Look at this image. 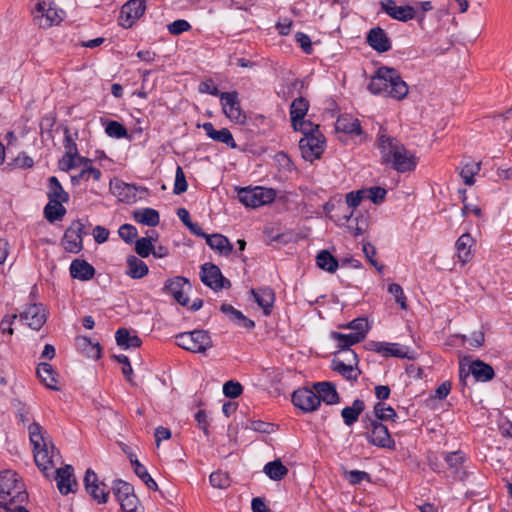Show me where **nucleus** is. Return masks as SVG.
I'll return each mask as SVG.
<instances>
[{
    "label": "nucleus",
    "instance_id": "b1692460",
    "mask_svg": "<svg viewBox=\"0 0 512 512\" xmlns=\"http://www.w3.org/2000/svg\"><path fill=\"white\" fill-rule=\"evenodd\" d=\"M471 373L476 381L487 382L494 378L495 372L491 365L481 361L475 360L473 361L467 373H465V377Z\"/></svg>",
    "mask_w": 512,
    "mask_h": 512
},
{
    "label": "nucleus",
    "instance_id": "f704fd0d",
    "mask_svg": "<svg viewBox=\"0 0 512 512\" xmlns=\"http://www.w3.org/2000/svg\"><path fill=\"white\" fill-rule=\"evenodd\" d=\"M49 201H60L67 202L69 200V194L64 191L61 183L58 178L55 176H51L48 179V193H47Z\"/></svg>",
    "mask_w": 512,
    "mask_h": 512
},
{
    "label": "nucleus",
    "instance_id": "3c124183",
    "mask_svg": "<svg viewBox=\"0 0 512 512\" xmlns=\"http://www.w3.org/2000/svg\"><path fill=\"white\" fill-rule=\"evenodd\" d=\"M105 132L109 137L121 139L128 136L126 127L118 121L111 120L105 127Z\"/></svg>",
    "mask_w": 512,
    "mask_h": 512
},
{
    "label": "nucleus",
    "instance_id": "680f3d73",
    "mask_svg": "<svg viewBox=\"0 0 512 512\" xmlns=\"http://www.w3.org/2000/svg\"><path fill=\"white\" fill-rule=\"evenodd\" d=\"M243 387L239 382L229 380L223 385V393L226 397L237 398L242 394Z\"/></svg>",
    "mask_w": 512,
    "mask_h": 512
},
{
    "label": "nucleus",
    "instance_id": "f03ea898",
    "mask_svg": "<svg viewBox=\"0 0 512 512\" xmlns=\"http://www.w3.org/2000/svg\"><path fill=\"white\" fill-rule=\"evenodd\" d=\"M368 90L375 95H385L395 100H403L408 94V85L400 72L392 67H379L368 84Z\"/></svg>",
    "mask_w": 512,
    "mask_h": 512
},
{
    "label": "nucleus",
    "instance_id": "4c0bfd02",
    "mask_svg": "<svg viewBox=\"0 0 512 512\" xmlns=\"http://www.w3.org/2000/svg\"><path fill=\"white\" fill-rule=\"evenodd\" d=\"M134 219L143 225L155 227L160 222V216L157 210L153 208H142L134 212Z\"/></svg>",
    "mask_w": 512,
    "mask_h": 512
},
{
    "label": "nucleus",
    "instance_id": "13d9d810",
    "mask_svg": "<svg viewBox=\"0 0 512 512\" xmlns=\"http://www.w3.org/2000/svg\"><path fill=\"white\" fill-rule=\"evenodd\" d=\"M367 199H370L374 204H380L384 201L387 191L380 186H373L368 189H363Z\"/></svg>",
    "mask_w": 512,
    "mask_h": 512
},
{
    "label": "nucleus",
    "instance_id": "a878e982",
    "mask_svg": "<svg viewBox=\"0 0 512 512\" xmlns=\"http://www.w3.org/2000/svg\"><path fill=\"white\" fill-rule=\"evenodd\" d=\"M207 245L216 250L220 255L228 256L233 251V245L229 239L222 234H211L205 238Z\"/></svg>",
    "mask_w": 512,
    "mask_h": 512
},
{
    "label": "nucleus",
    "instance_id": "4468645a",
    "mask_svg": "<svg viewBox=\"0 0 512 512\" xmlns=\"http://www.w3.org/2000/svg\"><path fill=\"white\" fill-rule=\"evenodd\" d=\"M185 288L191 289L189 280L182 276H176L166 280L162 291L170 294L181 306H186L189 298L186 296Z\"/></svg>",
    "mask_w": 512,
    "mask_h": 512
},
{
    "label": "nucleus",
    "instance_id": "39448f33",
    "mask_svg": "<svg viewBox=\"0 0 512 512\" xmlns=\"http://www.w3.org/2000/svg\"><path fill=\"white\" fill-rule=\"evenodd\" d=\"M365 424V438L373 446L395 450L396 443L391 437L389 430L386 425L379 422L377 419L366 415L363 420Z\"/></svg>",
    "mask_w": 512,
    "mask_h": 512
},
{
    "label": "nucleus",
    "instance_id": "9b49d317",
    "mask_svg": "<svg viewBox=\"0 0 512 512\" xmlns=\"http://www.w3.org/2000/svg\"><path fill=\"white\" fill-rule=\"evenodd\" d=\"M220 101L224 114L233 122L243 124L246 121V115L241 109L238 93L222 92L220 94Z\"/></svg>",
    "mask_w": 512,
    "mask_h": 512
},
{
    "label": "nucleus",
    "instance_id": "f257e3e1",
    "mask_svg": "<svg viewBox=\"0 0 512 512\" xmlns=\"http://www.w3.org/2000/svg\"><path fill=\"white\" fill-rule=\"evenodd\" d=\"M376 147L381 155V163L390 165L399 173H406L415 170L417 158L414 153L408 151L406 147L395 137L380 129Z\"/></svg>",
    "mask_w": 512,
    "mask_h": 512
},
{
    "label": "nucleus",
    "instance_id": "dca6fc26",
    "mask_svg": "<svg viewBox=\"0 0 512 512\" xmlns=\"http://www.w3.org/2000/svg\"><path fill=\"white\" fill-rule=\"evenodd\" d=\"M19 317L33 330H39L47 320L46 310L42 304L29 305Z\"/></svg>",
    "mask_w": 512,
    "mask_h": 512
},
{
    "label": "nucleus",
    "instance_id": "c756f323",
    "mask_svg": "<svg viewBox=\"0 0 512 512\" xmlns=\"http://www.w3.org/2000/svg\"><path fill=\"white\" fill-rule=\"evenodd\" d=\"M474 240L470 234H462L455 243L457 256L462 263H467L472 258L471 248Z\"/></svg>",
    "mask_w": 512,
    "mask_h": 512
},
{
    "label": "nucleus",
    "instance_id": "4be33fe9",
    "mask_svg": "<svg viewBox=\"0 0 512 512\" xmlns=\"http://www.w3.org/2000/svg\"><path fill=\"white\" fill-rule=\"evenodd\" d=\"M72 278L80 281H88L95 275V268L83 259H74L69 267Z\"/></svg>",
    "mask_w": 512,
    "mask_h": 512
},
{
    "label": "nucleus",
    "instance_id": "79ce46f5",
    "mask_svg": "<svg viewBox=\"0 0 512 512\" xmlns=\"http://www.w3.org/2000/svg\"><path fill=\"white\" fill-rule=\"evenodd\" d=\"M317 266L329 273H334L339 267V261L328 251L322 250L316 256Z\"/></svg>",
    "mask_w": 512,
    "mask_h": 512
},
{
    "label": "nucleus",
    "instance_id": "09e8293b",
    "mask_svg": "<svg viewBox=\"0 0 512 512\" xmlns=\"http://www.w3.org/2000/svg\"><path fill=\"white\" fill-rule=\"evenodd\" d=\"M156 238L153 236L142 237L135 242V252L143 258L148 257L153 250V241Z\"/></svg>",
    "mask_w": 512,
    "mask_h": 512
},
{
    "label": "nucleus",
    "instance_id": "69168bd1",
    "mask_svg": "<svg viewBox=\"0 0 512 512\" xmlns=\"http://www.w3.org/2000/svg\"><path fill=\"white\" fill-rule=\"evenodd\" d=\"M388 291L394 296L396 303L399 304L402 309H407L406 296L404 295L403 289L399 284H390L388 286Z\"/></svg>",
    "mask_w": 512,
    "mask_h": 512
},
{
    "label": "nucleus",
    "instance_id": "6e6552de",
    "mask_svg": "<svg viewBox=\"0 0 512 512\" xmlns=\"http://www.w3.org/2000/svg\"><path fill=\"white\" fill-rule=\"evenodd\" d=\"M34 12V21L40 28H49L62 21L58 9L50 0H38Z\"/></svg>",
    "mask_w": 512,
    "mask_h": 512
},
{
    "label": "nucleus",
    "instance_id": "f3484780",
    "mask_svg": "<svg viewBox=\"0 0 512 512\" xmlns=\"http://www.w3.org/2000/svg\"><path fill=\"white\" fill-rule=\"evenodd\" d=\"M381 7L391 18L401 22H407L416 16L414 7L409 5L397 6L394 0H381Z\"/></svg>",
    "mask_w": 512,
    "mask_h": 512
},
{
    "label": "nucleus",
    "instance_id": "7c9ffc66",
    "mask_svg": "<svg viewBox=\"0 0 512 512\" xmlns=\"http://www.w3.org/2000/svg\"><path fill=\"white\" fill-rule=\"evenodd\" d=\"M335 128L338 132L360 135L362 133L360 121L349 115H343L336 120Z\"/></svg>",
    "mask_w": 512,
    "mask_h": 512
},
{
    "label": "nucleus",
    "instance_id": "37998d69",
    "mask_svg": "<svg viewBox=\"0 0 512 512\" xmlns=\"http://www.w3.org/2000/svg\"><path fill=\"white\" fill-rule=\"evenodd\" d=\"M374 417L372 419H377L379 422L382 421H396L397 413L391 407L387 406L384 402H377L373 408Z\"/></svg>",
    "mask_w": 512,
    "mask_h": 512
},
{
    "label": "nucleus",
    "instance_id": "864d4df0",
    "mask_svg": "<svg viewBox=\"0 0 512 512\" xmlns=\"http://www.w3.org/2000/svg\"><path fill=\"white\" fill-rule=\"evenodd\" d=\"M78 138V132H75L74 135L71 134L70 129L68 127L64 128V141L63 146L65 148V154H72L78 156V147L76 144V139Z\"/></svg>",
    "mask_w": 512,
    "mask_h": 512
},
{
    "label": "nucleus",
    "instance_id": "412c9836",
    "mask_svg": "<svg viewBox=\"0 0 512 512\" xmlns=\"http://www.w3.org/2000/svg\"><path fill=\"white\" fill-rule=\"evenodd\" d=\"M320 402L323 401L327 405H334L340 402V396L336 390V386L332 382H316L313 384Z\"/></svg>",
    "mask_w": 512,
    "mask_h": 512
},
{
    "label": "nucleus",
    "instance_id": "4d7b16f0",
    "mask_svg": "<svg viewBox=\"0 0 512 512\" xmlns=\"http://www.w3.org/2000/svg\"><path fill=\"white\" fill-rule=\"evenodd\" d=\"M444 459L451 469L458 471L465 461V456L461 451L444 453Z\"/></svg>",
    "mask_w": 512,
    "mask_h": 512
},
{
    "label": "nucleus",
    "instance_id": "603ef678",
    "mask_svg": "<svg viewBox=\"0 0 512 512\" xmlns=\"http://www.w3.org/2000/svg\"><path fill=\"white\" fill-rule=\"evenodd\" d=\"M209 480L213 487L219 489H226L231 484L229 474L221 470L211 473Z\"/></svg>",
    "mask_w": 512,
    "mask_h": 512
},
{
    "label": "nucleus",
    "instance_id": "e433bc0d",
    "mask_svg": "<svg viewBox=\"0 0 512 512\" xmlns=\"http://www.w3.org/2000/svg\"><path fill=\"white\" fill-rule=\"evenodd\" d=\"M330 336L337 341L338 349H348L364 340L362 333L343 334L340 332H331Z\"/></svg>",
    "mask_w": 512,
    "mask_h": 512
},
{
    "label": "nucleus",
    "instance_id": "338daca9",
    "mask_svg": "<svg viewBox=\"0 0 512 512\" xmlns=\"http://www.w3.org/2000/svg\"><path fill=\"white\" fill-rule=\"evenodd\" d=\"M389 342H381V341H369L366 343V349L368 351L376 352L383 357H389Z\"/></svg>",
    "mask_w": 512,
    "mask_h": 512
},
{
    "label": "nucleus",
    "instance_id": "49530a36",
    "mask_svg": "<svg viewBox=\"0 0 512 512\" xmlns=\"http://www.w3.org/2000/svg\"><path fill=\"white\" fill-rule=\"evenodd\" d=\"M101 176L102 173L99 169L93 166H87L85 169H82L79 174L73 175L71 177V182L73 185H78L81 181H88L90 178L94 181H99Z\"/></svg>",
    "mask_w": 512,
    "mask_h": 512
},
{
    "label": "nucleus",
    "instance_id": "052dcab7",
    "mask_svg": "<svg viewBox=\"0 0 512 512\" xmlns=\"http://www.w3.org/2000/svg\"><path fill=\"white\" fill-rule=\"evenodd\" d=\"M294 130L302 132L303 136H310L321 133L318 125H315L313 122L305 120L304 118L299 120Z\"/></svg>",
    "mask_w": 512,
    "mask_h": 512
},
{
    "label": "nucleus",
    "instance_id": "423d86ee",
    "mask_svg": "<svg viewBox=\"0 0 512 512\" xmlns=\"http://www.w3.org/2000/svg\"><path fill=\"white\" fill-rule=\"evenodd\" d=\"M175 339L177 346L192 353H204L213 346L211 336L205 330L179 333Z\"/></svg>",
    "mask_w": 512,
    "mask_h": 512
},
{
    "label": "nucleus",
    "instance_id": "a19ab883",
    "mask_svg": "<svg viewBox=\"0 0 512 512\" xmlns=\"http://www.w3.org/2000/svg\"><path fill=\"white\" fill-rule=\"evenodd\" d=\"M288 468L280 459H275L265 464L263 472L273 481H280L288 474Z\"/></svg>",
    "mask_w": 512,
    "mask_h": 512
},
{
    "label": "nucleus",
    "instance_id": "5fc2aeb1",
    "mask_svg": "<svg viewBox=\"0 0 512 512\" xmlns=\"http://www.w3.org/2000/svg\"><path fill=\"white\" fill-rule=\"evenodd\" d=\"M342 327L345 329L354 330L355 331L354 333H362L364 339L366 338V335L370 330L368 320L366 318H361V317L350 321L349 323H347L346 325H344Z\"/></svg>",
    "mask_w": 512,
    "mask_h": 512
},
{
    "label": "nucleus",
    "instance_id": "de8ad7c7",
    "mask_svg": "<svg viewBox=\"0 0 512 512\" xmlns=\"http://www.w3.org/2000/svg\"><path fill=\"white\" fill-rule=\"evenodd\" d=\"M112 491L118 502L121 498H128L130 495H134L133 486L121 479H116L113 481Z\"/></svg>",
    "mask_w": 512,
    "mask_h": 512
},
{
    "label": "nucleus",
    "instance_id": "20e7f679",
    "mask_svg": "<svg viewBox=\"0 0 512 512\" xmlns=\"http://www.w3.org/2000/svg\"><path fill=\"white\" fill-rule=\"evenodd\" d=\"M16 473L5 470L0 473V503L23 504L28 499L24 485L16 478Z\"/></svg>",
    "mask_w": 512,
    "mask_h": 512
},
{
    "label": "nucleus",
    "instance_id": "2eb2a0df",
    "mask_svg": "<svg viewBox=\"0 0 512 512\" xmlns=\"http://www.w3.org/2000/svg\"><path fill=\"white\" fill-rule=\"evenodd\" d=\"M292 403L303 412L309 413L318 409L320 398L314 389L300 388L293 392Z\"/></svg>",
    "mask_w": 512,
    "mask_h": 512
},
{
    "label": "nucleus",
    "instance_id": "0eeeda50",
    "mask_svg": "<svg viewBox=\"0 0 512 512\" xmlns=\"http://www.w3.org/2000/svg\"><path fill=\"white\" fill-rule=\"evenodd\" d=\"M276 198V191L273 188L261 186L243 187L238 190L239 201L249 208H258L272 203Z\"/></svg>",
    "mask_w": 512,
    "mask_h": 512
},
{
    "label": "nucleus",
    "instance_id": "393cba45",
    "mask_svg": "<svg viewBox=\"0 0 512 512\" xmlns=\"http://www.w3.org/2000/svg\"><path fill=\"white\" fill-rule=\"evenodd\" d=\"M37 375L40 381L49 389L59 390L57 386V372L53 369L52 365L46 362L38 364Z\"/></svg>",
    "mask_w": 512,
    "mask_h": 512
},
{
    "label": "nucleus",
    "instance_id": "a211bd4d",
    "mask_svg": "<svg viewBox=\"0 0 512 512\" xmlns=\"http://www.w3.org/2000/svg\"><path fill=\"white\" fill-rule=\"evenodd\" d=\"M56 480L58 490L62 495H68L75 491L74 487L77 486V482L74 478V469L71 465H65L57 469Z\"/></svg>",
    "mask_w": 512,
    "mask_h": 512
},
{
    "label": "nucleus",
    "instance_id": "f8f14e48",
    "mask_svg": "<svg viewBox=\"0 0 512 512\" xmlns=\"http://www.w3.org/2000/svg\"><path fill=\"white\" fill-rule=\"evenodd\" d=\"M146 10V0H129L121 8L118 19L119 25L125 29L132 25L143 16Z\"/></svg>",
    "mask_w": 512,
    "mask_h": 512
},
{
    "label": "nucleus",
    "instance_id": "aec40b11",
    "mask_svg": "<svg viewBox=\"0 0 512 512\" xmlns=\"http://www.w3.org/2000/svg\"><path fill=\"white\" fill-rule=\"evenodd\" d=\"M198 126L202 127L203 130L206 132V135L212 140L224 143L232 149H235L237 147V144L229 129L222 128L221 130H216L211 122H205L202 125Z\"/></svg>",
    "mask_w": 512,
    "mask_h": 512
},
{
    "label": "nucleus",
    "instance_id": "bb28decb",
    "mask_svg": "<svg viewBox=\"0 0 512 512\" xmlns=\"http://www.w3.org/2000/svg\"><path fill=\"white\" fill-rule=\"evenodd\" d=\"M331 368L333 371L339 373L343 378L348 381H357L361 371L357 365L346 364L344 361H340V358L335 357L331 362Z\"/></svg>",
    "mask_w": 512,
    "mask_h": 512
},
{
    "label": "nucleus",
    "instance_id": "7ed1b4c3",
    "mask_svg": "<svg viewBox=\"0 0 512 512\" xmlns=\"http://www.w3.org/2000/svg\"><path fill=\"white\" fill-rule=\"evenodd\" d=\"M28 432L35 464L45 476H48V472L54 468L53 458L56 452L52 439L37 422L29 425Z\"/></svg>",
    "mask_w": 512,
    "mask_h": 512
},
{
    "label": "nucleus",
    "instance_id": "1a4fd4ad",
    "mask_svg": "<svg viewBox=\"0 0 512 512\" xmlns=\"http://www.w3.org/2000/svg\"><path fill=\"white\" fill-rule=\"evenodd\" d=\"M200 279L206 286L216 292L231 287L230 280L225 278L219 267L213 263H205L201 266Z\"/></svg>",
    "mask_w": 512,
    "mask_h": 512
},
{
    "label": "nucleus",
    "instance_id": "ea45409f",
    "mask_svg": "<svg viewBox=\"0 0 512 512\" xmlns=\"http://www.w3.org/2000/svg\"><path fill=\"white\" fill-rule=\"evenodd\" d=\"M62 245L67 252L77 254L83 249V241L79 234H75L73 229L67 228L63 239Z\"/></svg>",
    "mask_w": 512,
    "mask_h": 512
},
{
    "label": "nucleus",
    "instance_id": "e2e57ef3",
    "mask_svg": "<svg viewBox=\"0 0 512 512\" xmlns=\"http://www.w3.org/2000/svg\"><path fill=\"white\" fill-rule=\"evenodd\" d=\"M345 477L352 485L360 484L363 480L371 481L370 474L360 470H350L345 473Z\"/></svg>",
    "mask_w": 512,
    "mask_h": 512
},
{
    "label": "nucleus",
    "instance_id": "c03bdc74",
    "mask_svg": "<svg viewBox=\"0 0 512 512\" xmlns=\"http://www.w3.org/2000/svg\"><path fill=\"white\" fill-rule=\"evenodd\" d=\"M64 202L60 201H49L48 204L44 208L45 218L53 223L55 221L61 220L62 217L66 213V208L63 206Z\"/></svg>",
    "mask_w": 512,
    "mask_h": 512
},
{
    "label": "nucleus",
    "instance_id": "8fccbe9b",
    "mask_svg": "<svg viewBox=\"0 0 512 512\" xmlns=\"http://www.w3.org/2000/svg\"><path fill=\"white\" fill-rule=\"evenodd\" d=\"M115 189L117 190L118 196L121 197V200L130 202L136 198L137 187L134 184L117 182Z\"/></svg>",
    "mask_w": 512,
    "mask_h": 512
},
{
    "label": "nucleus",
    "instance_id": "c85d7f7f",
    "mask_svg": "<svg viewBox=\"0 0 512 512\" xmlns=\"http://www.w3.org/2000/svg\"><path fill=\"white\" fill-rule=\"evenodd\" d=\"M365 409V403L361 399H355L351 406H346L341 411V416L345 425L352 426L359 419V416Z\"/></svg>",
    "mask_w": 512,
    "mask_h": 512
},
{
    "label": "nucleus",
    "instance_id": "72a5a7b5",
    "mask_svg": "<svg viewBox=\"0 0 512 512\" xmlns=\"http://www.w3.org/2000/svg\"><path fill=\"white\" fill-rule=\"evenodd\" d=\"M128 457L133 467L134 473L145 483L149 489L158 490L156 481L150 476L144 465H142L133 454H129Z\"/></svg>",
    "mask_w": 512,
    "mask_h": 512
},
{
    "label": "nucleus",
    "instance_id": "5701e85b",
    "mask_svg": "<svg viewBox=\"0 0 512 512\" xmlns=\"http://www.w3.org/2000/svg\"><path fill=\"white\" fill-rule=\"evenodd\" d=\"M250 293L253 296L255 302L263 309L264 314L269 315L275 301V294L273 289L270 287L251 289Z\"/></svg>",
    "mask_w": 512,
    "mask_h": 512
},
{
    "label": "nucleus",
    "instance_id": "bf43d9fd",
    "mask_svg": "<svg viewBox=\"0 0 512 512\" xmlns=\"http://www.w3.org/2000/svg\"><path fill=\"white\" fill-rule=\"evenodd\" d=\"M187 189H188V184H187L183 169L180 166H177L173 193L176 195H180V194L186 192Z\"/></svg>",
    "mask_w": 512,
    "mask_h": 512
},
{
    "label": "nucleus",
    "instance_id": "a18cd8bd",
    "mask_svg": "<svg viewBox=\"0 0 512 512\" xmlns=\"http://www.w3.org/2000/svg\"><path fill=\"white\" fill-rule=\"evenodd\" d=\"M480 169V162L468 161L464 163L460 170V176L464 183L468 186L473 185L475 183L474 177L480 172Z\"/></svg>",
    "mask_w": 512,
    "mask_h": 512
},
{
    "label": "nucleus",
    "instance_id": "ddd939ff",
    "mask_svg": "<svg viewBox=\"0 0 512 512\" xmlns=\"http://www.w3.org/2000/svg\"><path fill=\"white\" fill-rule=\"evenodd\" d=\"M84 486L87 493L99 504L108 501L109 491L104 482H99L97 474L88 468L84 476Z\"/></svg>",
    "mask_w": 512,
    "mask_h": 512
},
{
    "label": "nucleus",
    "instance_id": "9d476101",
    "mask_svg": "<svg viewBox=\"0 0 512 512\" xmlns=\"http://www.w3.org/2000/svg\"><path fill=\"white\" fill-rule=\"evenodd\" d=\"M325 138L322 133L303 136L299 141V148L302 157L309 162L320 158L324 152Z\"/></svg>",
    "mask_w": 512,
    "mask_h": 512
},
{
    "label": "nucleus",
    "instance_id": "58836bf2",
    "mask_svg": "<svg viewBox=\"0 0 512 512\" xmlns=\"http://www.w3.org/2000/svg\"><path fill=\"white\" fill-rule=\"evenodd\" d=\"M76 345L89 358L97 360L101 357L100 344L98 342L93 343L88 337H77Z\"/></svg>",
    "mask_w": 512,
    "mask_h": 512
},
{
    "label": "nucleus",
    "instance_id": "473e14b6",
    "mask_svg": "<svg viewBox=\"0 0 512 512\" xmlns=\"http://www.w3.org/2000/svg\"><path fill=\"white\" fill-rule=\"evenodd\" d=\"M127 275L132 279H141L146 276L149 272L148 266L146 263L140 259H138L134 255H129L127 257Z\"/></svg>",
    "mask_w": 512,
    "mask_h": 512
},
{
    "label": "nucleus",
    "instance_id": "774afa93",
    "mask_svg": "<svg viewBox=\"0 0 512 512\" xmlns=\"http://www.w3.org/2000/svg\"><path fill=\"white\" fill-rule=\"evenodd\" d=\"M118 234L126 243H132L137 236V229L131 224H123L120 226Z\"/></svg>",
    "mask_w": 512,
    "mask_h": 512
},
{
    "label": "nucleus",
    "instance_id": "6ab92c4d",
    "mask_svg": "<svg viewBox=\"0 0 512 512\" xmlns=\"http://www.w3.org/2000/svg\"><path fill=\"white\" fill-rule=\"evenodd\" d=\"M366 41L371 48L379 53L391 49V40L381 27L372 28L367 34Z\"/></svg>",
    "mask_w": 512,
    "mask_h": 512
},
{
    "label": "nucleus",
    "instance_id": "2f4dec72",
    "mask_svg": "<svg viewBox=\"0 0 512 512\" xmlns=\"http://www.w3.org/2000/svg\"><path fill=\"white\" fill-rule=\"evenodd\" d=\"M309 109V102L304 97L295 98L290 105V118L293 128H296L299 120H302Z\"/></svg>",
    "mask_w": 512,
    "mask_h": 512
},
{
    "label": "nucleus",
    "instance_id": "cd10ccee",
    "mask_svg": "<svg viewBox=\"0 0 512 512\" xmlns=\"http://www.w3.org/2000/svg\"><path fill=\"white\" fill-rule=\"evenodd\" d=\"M220 310L228 315L230 319L239 327L246 329H253L255 327V322L249 318H247L241 311L235 309L230 304H222Z\"/></svg>",
    "mask_w": 512,
    "mask_h": 512
},
{
    "label": "nucleus",
    "instance_id": "0e129e2a",
    "mask_svg": "<svg viewBox=\"0 0 512 512\" xmlns=\"http://www.w3.org/2000/svg\"><path fill=\"white\" fill-rule=\"evenodd\" d=\"M168 32L172 35H180L183 32L189 31L191 25L184 19H178L167 25Z\"/></svg>",
    "mask_w": 512,
    "mask_h": 512
},
{
    "label": "nucleus",
    "instance_id": "6e6d98bb",
    "mask_svg": "<svg viewBox=\"0 0 512 512\" xmlns=\"http://www.w3.org/2000/svg\"><path fill=\"white\" fill-rule=\"evenodd\" d=\"M352 215H353V211H351L349 215H344V218H345L346 222H349V224L347 226L349 229V232L353 236L357 237V236L362 235L365 231V228H364L365 220H363V219L359 220L358 218H355L352 220Z\"/></svg>",
    "mask_w": 512,
    "mask_h": 512
},
{
    "label": "nucleus",
    "instance_id": "c9c22d12",
    "mask_svg": "<svg viewBox=\"0 0 512 512\" xmlns=\"http://www.w3.org/2000/svg\"><path fill=\"white\" fill-rule=\"evenodd\" d=\"M115 339L117 345L123 349L137 348L142 344L141 339L137 335H131L125 328H120L116 331Z\"/></svg>",
    "mask_w": 512,
    "mask_h": 512
}]
</instances>
